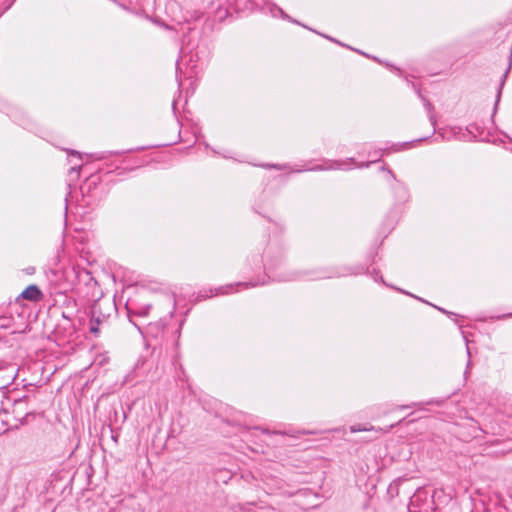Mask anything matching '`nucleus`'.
<instances>
[{"label":"nucleus","instance_id":"0eeeda50","mask_svg":"<svg viewBox=\"0 0 512 512\" xmlns=\"http://www.w3.org/2000/svg\"><path fill=\"white\" fill-rule=\"evenodd\" d=\"M232 288L231 285L227 286V287H220L219 289H217V291H221V293H227L226 289H230Z\"/></svg>","mask_w":512,"mask_h":512},{"label":"nucleus","instance_id":"7ed1b4c3","mask_svg":"<svg viewBox=\"0 0 512 512\" xmlns=\"http://www.w3.org/2000/svg\"><path fill=\"white\" fill-rule=\"evenodd\" d=\"M21 297L29 301H38L42 297V292L36 285H29L22 293Z\"/></svg>","mask_w":512,"mask_h":512},{"label":"nucleus","instance_id":"f03ea898","mask_svg":"<svg viewBox=\"0 0 512 512\" xmlns=\"http://www.w3.org/2000/svg\"><path fill=\"white\" fill-rule=\"evenodd\" d=\"M17 373L18 368L15 364L0 362V382L4 384H14Z\"/></svg>","mask_w":512,"mask_h":512},{"label":"nucleus","instance_id":"6e6552de","mask_svg":"<svg viewBox=\"0 0 512 512\" xmlns=\"http://www.w3.org/2000/svg\"><path fill=\"white\" fill-rule=\"evenodd\" d=\"M425 106H426V108H427V110H428V111H430V110L432 109V105H431V103H430V102H428V101H426Z\"/></svg>","mask_w":512,"mask_h":512},{"label":"nucleus","instance_id":"423d86ee","mask_svg":"<svg viewBox=\"0 0 512 512\" xmlns=\"http://www.w3.org/2000/svg\"><path fill=\"white\" fill-rule=\"evenodd\" d=\"M371 429H372V427L371 428H366V427L365 428H355V427H351V431L352 432L368 431V430H371Z\"/></svg>","mask_w":512,"mask_h":512},{"label":"nucleus","instance_id":"1a4fd4ad","mask_svg":"<svg viewBox=\"0 0 512 512\" xmlns=\"http://www.w3.org/2000/svg\"><path fill=\"white\" fill-rule=\"evenodd\" d=\"M430 120H431L432 124L435 125V120H434L433 115H430Z\"/></svg>","mask_w":512,"mask_h":512},{"label":"nucleus","instance_id":"20e7f679","mask_svg":"<svg viewBox=\"0 0 512 512\" xmlns=\"http://www.w3.org/2000/svg\"><path fill=\"white\" fill-rule=\"evenodd\" d=\"M127 308L129 313H134L135 315L139 316H147L151 305L147 304L141 307L133 308V303L131 302Z\"/></svg>","mask_w":512,"mask_h":512},{"label":"nucleus","instance_id":"39448f33","mask_svg":"<svg viewBox=\"0 0 512 512\" xmlns=\"http://www.w3.org/2000/svg\"><path fill=\"white\" fill-rule=\"evenodd\" d=\"M508 71H509V68L507 69L506 73L504 74V77H506V76H507ZM504 81H505V78H503V80H502V82H501V85H500V88H499V90H498L497 102H498V101H499V99H500L501 89H502V87H503Z\"/></svg>","mask_w":512,"mask_h":512},{"label":"nucleus","instance_id":"f257e3e1","mask_svg":"<svg viewBox=\"0 0 512 512\" xmlns=\"http://www.w3.org/2000/svg\"><path fill=\"white\" fill-rule=\"evenodd\" d=\"M114 310L115 307L109 301H95L91 307L90 333L94 336H98L100 333V326L107 323Z\"/></svg>","mask_w":512,"mask_h":512},{"label":"nucleus","instance_id":"9d476101","mask_svg":"<svg viewBox=\"0 0 512 512\" xmlns=\"http://www.w3.org/2000/svg\"><path fill=\"white\" fill-rule=\"evenodd\" d=\"M238 285H244L245 287H248V283H239Z\"/></svg>","mask_w":512,"mask_h":512}]
</instances>
